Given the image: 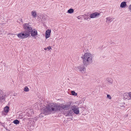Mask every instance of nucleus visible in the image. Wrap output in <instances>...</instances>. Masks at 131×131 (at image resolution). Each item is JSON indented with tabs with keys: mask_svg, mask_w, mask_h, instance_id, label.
<instances>
[{
	"mask_svg": "<svg viewBox=\"0 0 131 131\" xmlns=\"http://www.w3.org/2000/svg\"><path fill=\"white\" fill-rule=\"evenodd\" d=\"M61 107L60 104L52 103L48 104L45 108L44 111L51 113L52 112H56L61 111Z\"/></svg>",
	"mask_w": 131,
	"mask_h": 131,
	"instance_id": "1",
	"label": "nucleus"
},
{
	"mask_svg": "<svg viewBox=\"0 0 131 131\" xmlns=\"http://www.w3.org/2000/svg\"><path fill=\"white\" fill-rule=\"evenodd\" d=\"M92 55L90 53H85L83 56L82 57L83 63L85 67L89 65L92 62Z\"/></svg>",
	"mask_w": 131,
	"mask_h": 131,
	"instance_id": "2",
	"label": "nucleus"
},
{
	"mask_svg": "<svg viewBox=\"0 0 131 131\" xmlns=\"http://www.w3.org/2000/svg\"><path fill=\"white\" fill-rule=\"evenodd\" d=\"M23 26L24 29L25 30L24 31L30 35L32 29L31 23H26L23 24Z\"/></svg>",
	"mask_w": 131,
	"mask_h": 131,
	"instance_id": "3",
	"label": "nucleus"
},
{
	"mask_svg": "<svg viewBox=\"0 0 131 131\" xmlns=\"http://www.w3.org/2000/svg\"><path fill=\"white\" fill-rule=\"evenodd\" d=\"M17 35L19 38L21 39H24L26 38L29 37L30 35L24 31L17 34Z\"/></svg>",
	"mask_w": 131,
	"mask_h": 131,
	"instance_id": "4",
	"label": "nucleus"
},
{
	"mask_svg": "<svg viewBox=\"0 0 131 131\" xmlns=\"http://www.w3.org/2000/svg\"><path fill=\"white\" fill-rule=\"evenodd\" d=\"M8 96L6 93L1 92L0 94V103L3 102L5 100L6 97Z\"/></svg>",
	"mask_w": 131,
	"mask_h": 131,
	"instance_id": "5",
	"label": "nucleus"
},
{
	"mask_svg": "<svg viewBox=\"0 0 131 131\" xmlns=\"http://www.w3.org/2000/svg\"><path fill=\"white\" fill-rule=\"evenodd\" d=\"M70 105L69 104L64 105L61 104H60L61 111H62V109L64 110H68L70 108Z\"/></svg>",
	"mask_w": 131,
	"mask_h": 131,
	"instance_id": "6",
	"label": "nucleus"
},
{
	"mask_svg": "<svg viewBox=\"0 0 131 131\" xmlns=\"http://www.w3.org/2000/svg\"><path fill=\"white\" fill-rule=\"evenodd\" d=\"M72 110L74 113L76 114H78L79 113V107L77 106H74L72 107Z\"/></svg>",
	"mask_w": 131,
	"mask_h": 131,
	"instance_id": "7",
	"label": "nucleus"
},
{
	"mask_svg": "<svg viewBox=\"0 0 131 131\" xmlns=\"http://www.w3.org/2000/svg\"><path fill=\"white\" fill-rule=\"evenodd\" d=\"M85 66L84 64L81 65L78 67V69H79L80 71H81L84 72L85 70Z\"/></svg>",
	"mask_w": 131,
	"mask_h": 131,
	"instance_id": "8",
	"label": "nucleus"
},
{
	"mask_svg": "<svg viewBox=\"0 0 131 131\" xmlns=\"http://www.w3.org/2000/svg\"><path fill=\"white\" fill-rule=\"evenodd\" d=\"M100 15V14L95 12L90 14V17L91 18H94L98 17Z\"/></svg>",
	"mask_w": 131,
	"mask_h": 131,
	"instance_id": "9",
	"label": "nucleus"
},
{
	"mask_svg": "<svg viewBox=\"0 0 131 131\" xmlns=\"http://www.w3.org/2000/svg\"><path fill=\"white\" fill-rule=\"evenodd\" d=\"M30 34L32 36L35 37L37 34V31L35 29H32V31L31 32Z\"/></svg>",
	"mask_w": 131,
	"mask_h": 131,
	"instance_id": "10",
	"label": "nucleus"
},
{
	"mask_svg": "<svg viewBox=\"0 0 131 131\" xmlns=\"http://www.w3.org/2000/svg\"><path fill=\"white\" fill-rule=\"evenodd\" d=\"M51 32V31L49 29L47 30L45 34L46 36L45 37L46 39H47L50 36V33Z\"/></svg>",
	"mask_w": 131,
	"mask_h": 131,
	"instance_id": "11",
	"label": "nucleus"
},
{
	"mask_svg": "<svg viewBox=\"0 0 131 131\" xmlns=\"http://www.w3.org/2000/svg\"><path fill=\"white\" fill-rule=\"evenodd\" d=\"M129 93H125L124 94V97L125 99H127L128 100L130 99V98H129Z\"/></svg>",
	"mask_w": 131,
	"mask_h": 131,
	"instance_id": "12",
	"label": "nucleus"
},
{
	"mask_svg": "<svg viewBox=\"0 0 131 131\" xmlns=\"http://www.w3.org/2000/svg\"><path fill=\"white\" fill-rule=\"evenodd\" d=\"M73 113V111L72 110H69L67 112V113L65 114V115L66 116H69L71 115Z\"/></svg>",
	"mask_w": 131,
	"mask_h": 131,
	"instance_id": "13",
	"label": "nucleus"
},
{
	"mask_svg": "<svg viewBox=\"0 0 131 131\" xmlns=\"http://www.w3.org/2000/svg\"><path fill=\"white\" fill-rule=\"evenodd\" d=\"M126 5V2H123L121 4L120 6L121 8H125Z\"/></svg>",
	"mask_w": 131,
	"mask_h": 131,
	"instance_id": "14",
	"label": "nucleus"
},
{
	"mask_svg": "<svg viewBox=\"0 0 131 131\" xmlns=\"http://www.w3.org/2000/svg\"><path fill=\"white\" fill-rule=\"evenodd\" d=\"M31 14L34 18H35L37 17V13L35 11H32L31 12Z\"/></svg>",
	"mask_w": 131,
	"mask_h": 131,
	"instance_id": "15",
	"label": "nucleus"
},
{
	"mask_svg": "<svg viewBox=\"0 0 131 131\" xmlns=\"http://www.w3.org/2000/svg\"><path fill=\"white\" fill-rule=\"evenodd\" d=\"M106 22L107 23H109L112 22V18H110V17H108L106 18Z\"/></svg>",
	"mask_w": 131,
	"mask_h": 131,
	"instance_id": "16",
	"label": "nucleus"
},
{
	"mask_svg": "<svg viewBox=\"0 0 131 131\" xmlns=\"http://www.w3.org/2000/svg\"><path fill=\"white\" fill-rule=\"evenodd\" d=\"M106 80L108 82V83L109 84H112L113 82V80L112 79L110 78H107Z\"/></svg>",
	"mask_w": 131,
	"mask_h": 131,
	"instance_id": "17",
	"label": "nucleus"
},
{
	"mask_svg": "<svg viewBox=\"0 0 131 131\" xmlns=\"http://www.w3.org/2000/svg\"><path fill=\"white\" fill-rule=\"evenodd\" d=\"M9 108L8 106H6L4 108V111L5 112L8 113L9 111Z\"/></svg>",
	"mask_w": 131,
	"mask_h": 131,
	"instance_id": "18",
	"label": "nucleus"
},
{
	"mask_svg": "<svg viewBox=\"0 0 131 131\" xmlns=\"http://www.w3.org/2000/svg\"><path fill=\"white\" fill-rule=\"evenodd\" d=\"M83 16L85 20H88L89 18V15H88L84 14L83 15Z\"/></svg>",
	"mask_w": 131,
	"mask_h": 131,
	"instance_id": "19",
	"label": "nucleus"
},
{
	"mask_svg": "<svg viewBox=\"0 0 131 131\" xmlns=\"http://www.w3.org/2000/svg\"><path fill=\"white\" fill-rule=\"evenodd\" d=\"M74 12V10L72 8H70L69 9L68 11V13H70L71 14L72 13Z\"/></svg>",
	"mask_w": 131,
	"mask_h": 131,
	"instance_id": "20",
	"label": "nucleus"
},
{
	"mask_svg": "<svg viewBox=\"0 0 131 131\" xmlns=\"http://www.w3.org/2000/svg\"><path fill=\"white\" fill-rule=\"evenodd\" d=\"M13 123L16 124H19V121L18 120H15L13 121Z\"/></svg>",
	"mask_w": 131,
	"mask_h": 131,
	"instance_id": "21",
	"label": "nucleus"
},
{
	"mask_svg": "<svg viewBox=\"0 0 131 131\" xmlns=\"http://www.w3.org/2000/svg\"><path fill=\"white\" fill-rule=\"evenodd\" d=\"M43 109V113H41L40 114L39 116L40 117H43L44 116V115H45V113L46 112L44 111V109Z\"/></svg>",
	"mask_w": 131,
	"mask_h": 131,
	"instance_id": "22",
	"label": "nucleus"
},
{
	"mask_svg": "<svg viewBox=\"0 0 131 131\" xmlns=\"http://www.w3.org/2000/svg\"><path fill=\"white\" fill-rule=\"evenodd\" d=\"M71 93L72 95H74L75 96H76L77 95V93H75V92L74 91H71Z\"/></svg>",
	"mask_w": 131,
	"mask_h": 131,
	"instance_id": "23",
	"label": "nucleus"
},
{
	"mask_svg": "<svg viewBox=\"0 0 131 131\" xmlns=\"http://www.w3.org/2000/svg\"><path fill=\"white\" fill-rule=\"evenodd\" d=\"M51 49H52L51 47V46H49L45 48H44V50H46L47 49H48V50H49Z\"/></svg>",
	"mask_w": 131,
	"mask_h": 131,
	"instance_id": "24",
	"label": "nucleus"
},
{
	"mask_svg": "<svg viewBox=\"0 0 131 131\" xmlns=\"http://www.w3.org/2000/svg\"><path fill=\"white\" fill-rule=\"evenodd\" d=\"M24 90L25 92H28L29 91V89L26 86L24 88Z\"/></svg>",
	"mask_w": 131,
	"mask_h": 131,
	"instance_id": "25",
	"label": "nucleus"
},
{
	"mask_svg": "<svg viewBox=\"0 0 131 131\" xmlns=\"http://www.w3.org/2000/svg\"><path fill=\"white\" fill-rule=\"evenodd\" d=\"M107 97L109 99H111V97L110 95L107 94Z\"/></svg>",
	"mask_w": 131,
	"mask_h": 131,
	"instance_id": "26",
	"label": "nucleus"
},
{
	"mask_svg": "<svg viewBox=\"0 0 131 131\" xmlns=\"http://www.w3.org/2000/svg\"><path fill=\"white\" fill-rule=\"evenodd\" d=\"M129 97L130 99H131V92L129 93Z\"/></svg>",
	"mask_w": 131,
	"mask_h": 131,
	"instance_id": "27",
	"label": "nucleus"
},
{
	"mask_svg": "<svg viewBox=\"0 0 131 131\" xmlns=\"http://www.w3.org/2000/svg\"><path fill=\"white\" fill-rule=\"evenodd\" d=\"M129 8L130 10H131V4L129 6Z\"/></svg>",
	"mask_w": 131,
	"mask_h": 131,
	"instance_id": "28",
	"label": "nucleus"
},
{
	"mask_svg": "<svg viewBox=\"0 0 131 131\" xmlns=\"http://www.w3.org/2000/svg\"><path fill=\"white\" fill-rule=\"evenodd\" d=\"M79 16H78V19H80V18H79Z\"/></svg>",
	"mask_w": 131,
	"mask_h": 131,
	"instance_id": "29",
	"label": "nucleus"
},
{
	"mask_svg": "<svg viewBox=\"0 0 131 131\" xmlns=\"http://www.w3.org/2000/svg\"><path fill=\"white\" fill-rule=\"evenodd\" d=\"M19 118H22V117H20Z\"/></svg>",
	"mask_w": 131,
	"mask_h": 131,
	"instance_id": "30",
	"label": "nucleus"
},
{
	"mask_svg": "<svg viewBox=\"0 0 131 131\" xmlns=\"http://www.w3.org/2000/svg\"><path fill=\"white\" fill-rule=\"evenodd\" d=\"M2 114H3V113Z\"/></svg>",
	"mask_w": 131,
	"mask_h": 131,
	"instance_id": "31",
	"label": "nucleus"
}]
</instances>
